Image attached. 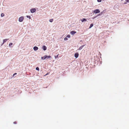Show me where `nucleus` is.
Returning <instances> with one entry per match:
<instances>
[{"label": "nucleus", "mask_w": 129, "mask_h": 129, "mask_svg": "<svg viewBox=\"0 0 129 129\" xmlns=\"http://www.w3.org/2000/svg\"><path fill=\"white\" fill-rule=\"evenodd\" d=\"M58 55H57L56 56H55V58H58Z\"/></svg>", "instance_id": "obj_20"}, {"label": "nucleus", "mask_w": 129, "mask_h": 129, "mask_svg": "<svg viewBox=\"0 0 129 129\" xmlns=\"http://www.w3.org/2000/svg\"><path fill=\"white\" fill-rule=\"evenodd\" d=\"M121 0V1H123V0Z\"/></svg>", "instance_id": "obj_29"}, {"label": "nucleus", "mask_w": 129, "mask_h": 129, "mask_svg": "<svg viewBox=\"0 0 129 129\" xmlns=\"http://www.w3.org/2000/svg\"><path fill=\"white\" fill-rule=\"evenodd\" d=\"M100 12V11L99 9L95 10L93 11V12L95 14L99 13Z\"/></svg>", "instance_id": "obj_1"}, {"label": "nucleus", "mask_w": 129, "mask_h": 129, "mask_svg": "<svg viewBox=\"0 0 129 129\" xmlns=\"http://www.w3.org/2000/svg\"><path fill=\"white\" fill-rule=\"evenodd\" d=\"M68 40V39L66 37L65 38H64V40H65V41L67 40Z\"/></svg>", "instance_id": "obj_22"}, {"label": "nucleus", "mask_w": 129, "mask_h": 129, "mask_svg": "<svg viewBox=\"0 0 129 129\" xmlns=\"http://www.w3.org/2000/svg\"><path fill=\"white\" fill-rule=\"evenodd\" d=\"M98 2H101V0H97Z\"/></svg>", "instance_id": "obj_24"}, {"label": "nucleus", "mask_w": 129, "mask_h": 129, "mask_svg": "<svg viewBox=\"0 0 129 129\" xmlns=\"http://www.w3.org/2000/svg\"><path fill=\"white\" fill-rule=\"evenodd\" d=\"M13 123L14 124H16L17 123V122L16 121H15Z\"/></svg>", "instance_id": "obj_25"}, {"label": "nucleus", "mask_w": 129, "mask_h": 129, "mask_svg": "<svg viewBox=\"0 0 129 129\" xmlns=\"http://www.w3.org/2000/svg\"><path fill=\"white\" fill-rule=\"evenodd\" d=\"M26 17L28 18H29V19H31V17H30V16H29L28 15H27V16H26Z\"/></svg>", "instance_id": "obj_19"}, {"label": "nucleus", "mask_w": 129, "mask_h": 129, "mask_svg": "<svg viewBox=\"0 0 129 129\" xmlns=\"http://www.w3.org/2000/svg\"><path fill=\"white\" fill-rule=\"evenodd\" d=\"M76 32L74 31H71V33L72 35H74L76 33Z\"/></svg>", "instance_id": "obj_7"}, {"label": "nucleus", "mask_w": 129, "mask_h": 129, "mask_svg": "<svg viewBox=\"0 0 129 129\" xmlns=\"http://www.w3.org/2000/svg\"><path fill=\"white\" fill-rule=\"evenodd\" d=\"M53 19H50L49 20V21L50 22H52L53 21Z\"/></svg>", "instance_id": "obj_15"}, {"label": "nucleus", "mask_w": 129, "mask_h": 129, "mask_svg": "<svg viewBox=\"0 0 129 129\" xmlns=\"http://www.w3.org/2000/svg\"><path fill=\"white\" fill-rule=\"evenodd\" d=\"M41 59L43 60H44L46 58V57L45 56V55L43 57H41Z\"/></svg>", "instance_id": "obj_12"}, {"label": "nucleus", "mask_w": 129, "mask_h": 129, "mask_svg": "<svg viewBox=\"0 0 129 129\" xmlns=\"http://www.w3.org/2000/svg\"><path fill=\"white\" fill-rule=\"evenodd\" d=\"M13 45V43H10L9 44V46L10 47L11 46Z\"/></svg>", "instance_id": "obj_17"}, {"label": "nucleus", "mask_w": 129, "mask_h": 129, "mask_svg": "<svg viewBox=\"0 0 129 129\" xmlns=\"http://www.w3.org/2000/svg\"><path fill=\"white\" fill-rule=\"evenodd\" d=\"M24 19V17H23L21 16L20 17L19 19V21L20 22H21L23 21Z\"/></svg>", "instance_id": "obj_2"}, {"label": "nucleus", "mask_w": 129, "mask_h": 129, "mask_svg": "<svg viewBox=\"0 0 129 129\" xmlns=\"http://www.w3.org/2000/svg\"><path fill=\"white\" fill-rule=\"evenodd\" d=\"M93 24H90V27H89V28H91L93 26Z\"/></svg>", "instance_id": "obj_13"}, {"label": "nucleus", "mask_w": 129, "mask_h": 129, "mask_svg": "<svg viewBox=\"0 0 129 129\" xmlns=\"http://www.w3.org/2000/svg\"><path fill=\"white\" fill-rule=\"evenodd\" d=\"M42 48L44 50H45L47 49V47L45 45L43 46Z\"/></svg>", "instance_id": "obj_4"}, {"label": "nucleus", "mask_w": 129, "mask_h": 129, "mask_svg": "<svg viewBox=\"0 0 129 129\" xmlns=\"http://www.w3.org/2000/svg\"><path fill=\"white\" fill-rule=\"evenodd\" d=\"M16 74H17V73H15L13 74V76H14V75H16Z\"/></svg>", "instance_id": "obj_26"}, {"label": "nucleus", "mask_w": 129, "mask_h": 129, "mask_svg": "<svg viewBox=\"0 0 129 129\" xmlns=\"http://www.w3.org/2000/svg\"><path fill=\"white\" fill-rule=\"evenodd\" d=\"M30 12L32 13H34L36 11V9L35 8H32L30 10Z\"/></svg>", "instance_id": "obj_3"}, {"label": "nucleus", "mask_w": 129, "mask_h": 129, "mask_svg": "<svg viewBox=\"0 0 129 129\" xmlns=\"http://www.w3.org/2000/svg\"><path fill=\"white\" fill-rule=\"evenodd\" d=\"M97 16H95V17H94V18L96 17Z\"/></svg>", "instance_id": "obj_28"}, {"label": "nucleus", "mask_w": 129, "mask_h": 129, "mask_svg": "<svg viewBox=\"0 0 129 129\" xmlns=\"http://www.w3.org/2000/svg\"><path fill=\"white\" fill-rule=\"evenodd\" d=\"M79 54L78 53H76L75 54V56L76 58L78 57L79 55Z\"/></svg>", "instance_id": "obj_5"}, {"label": "nucleus", "mask_w": 129, "mask_h": 129, "mask_svg": "<svg viewBox=\"0 0 129 129\" xmlns=\"http://www.w3.org/2000/svg\"><path fill=\"white\" fill-rule=\"evenodd\" d=\"M8 40V39H6L4 40H3V44L4 43L6 42Z\"/></svg>", "instance_id": "obj_9"}, {"label": "nucleus", "mask_w": 129, "mask_h": 129, "mask_svg": "<svg viewBox=\"0 0 129 129\" xmlns=\"http://www.w3.org/2000/svg\"><path fill=\"white\" fill-rule=\"evenodd\" d=\"M125 1L126 2H125L124 3V4H127V3L129 1V0H125Z\"/></svg>", "instance_id": "obj_14"}, {"label": "nucleus", "mask_w": 129, "mask_h": 129, "mask_svg": "<svg viewBox=\"0 0 129 129\" xmlns=\"http://www.w3.org/2000/svg\"><path fill=\"white\" fill-rule=\"evenodd\" d=\"M45 56L46 57V58H50L51 57V56L50 55L47 56V55H45Z\"/></svg>", "instance_id": "obj_11"}, {"label": "nucleus", "mask_w": 129, "mask_h": 129, "mask_svg": "<svg viewBox=\"0 0 129 129\" xmlns=\"http://www.w3.org/2000/svg\"><path fill=\"white\" fill-rule=\"evenodd\" d=\"M81 21L82 22H83L84 21H87V20L85 18H83L81 20Z\"/></svg>", "instance_id": "obj_10"}, {"label": "nucleus", "mask_w": 129, "mask_h": 129, "mask_svg": "<svg viewBox=\"0 0 129 129\" xmlns=\"http://www.w3.org/2000/svg\"><path fill=\"white\" fill-rule=\"evenodd\" d=\"M66 37L68 38H70V35H68Z\"/></svg>", "instance_id": "obj_21"}, {"label": "nucleus", "mask_w": 129, "mask_h": 129, "mask_svg": "<svg viewBox=\"0 0 129 129\" xmlns=\"http://www.w3.org/2000/svg\"><path fill=\"white\" fill-rule=\"evenodd\" d=\"M102 12H101L100 13H99V14H98L97 15V16H98L100 15H101L102 14Z\"/></svg>", "instance_id": "obj_18"}, {"label": "nucleus", "mask_w": 129, "mask_h": 129, "mask_svg": "<svg viewBox=\"0 0 129 129\" xmlns=\"http://www.w3.org/2000/svg\"><path fill=\"white\" fill-rule=\"evenodd\" d=\"M85 45H84L82 46H80V47H79V50H80L81 49H82V48H83V47L85 46Z\"/></svg>", "instance_id": "obj_8"}, {"label": "nucleus", "mask_w": 129, "mask_h": 129, "mask_svg": "<svg viewBox=\"0 0 129 129\" xmlns=\"http://www.w3.org/2000/svg\"><path fill=\"white\" fill-rule=\"evenodd\" d=\"M36 69L37 70H39V69L38 67H37L36 68Z\"/></svg>", "instance_id": "obj_23"}, {"label": "nucleus", "mask_w": 129, "mask_h": 129, "mask_svg": "<svg viewBox=\"0 0 129 129\" xmlns=\"http://www.w3.org/2000/svg\"><path fill=\"white\" fill-rule=\"evenodd\" d=\"M48 74V73H47L46 75H45V76H46V75H47Z\"/></svg>", "instance_id": "obj_27"}, {"label": "nucleus", "mask_w": 129, "mask_h": 129, "mask_svg": "<svg viewBox=\"0 0 129 129\" xmlns=\"http://www.w3.org/2000/svg\"><path fill=\"white\" fill-rule=\"evenodd\" d=\"M33 49L35 51H36L38 49V48L37 46H35L34 47Z\"/></svg>", "instance_id": "obj_6"}, {"label": "nucleus", "mask_w": 129, "mask_h": 129, "mask_svg": "<svg viewBox=\"0 0 129 129\" xmlns=\"http://www.w3.org/2000/svg\"><path fill=\"white\" fill-rule=\"evenodd\" d=\"M4 15H4V14L3 13H2L1 14V16L2 17H3L4 16Z\"/></svg>", "instance_id": "obj_16"}]
</instances>
